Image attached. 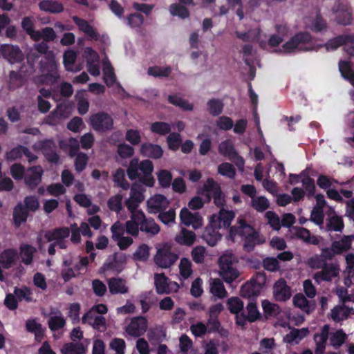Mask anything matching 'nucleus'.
<instances>
[{
  "mask_svg": "<svg viewBox=\"0 0 354 354\" xmlns=\"http://www.w3.org/2000/svg\"><path fill=\"white\" fill-rule=\"evenodd\" d=\"M125 229L126 232L133 236H138L140 231L149 238L153 237L160 231V226L154 219L147 218L144 212H138L137 215H133L132 220L126 222Z\"/></svg>",
  "mask_w": 354,
  "mask_h": 354,
  "instance_id": "f257e3e1",
  "label": "nucleus"
},
{
  "mask_svg": "<svg viewBox=\"0 0 354 354\" xmlns=\"http://www.w3.org/2000/svg\"><path fill=\"white\" fill-rule=\"evenodd\" d=\"M203 189L207 193L206 197L208 202L213 198L214 203L217 207L224 208L226 203L225 195L216 181L212 178H208L203 185Z\"/></svg>",
  "mask_w": 354,
  "mask_h": 354,
  "instance_id": "f03ea898",
  "label": "nucleus"
},
{
  "mask_svg": "<svg viewBox=\"0 0 354 354\" xmlns=\"http://www.w3.org/2000/svg\"><path fill=\"white\" fill-rule=\"evenodd\" d=\"M218 152L229 160L233 162L239 170L241 171L244 170L245 160L236 151L233 142L230 140H226L220 143Z\"/></svg>",
  "mask_w": 354,
  "mask_h": 354,
  "instance_id": "7ed1b4c3",
  "label": "nucleus"
},
{
  "mask_svg": "<svg viewBox=\"0 0 354 354\" xmlns=\"http://www.w3.org/2000/svg\"><path fill=\"white\" fill-rule=\"evenodd\" d=\"M113 119L107 113L100 111L90 117V125L93 130L98 132H106L113 128Z\"/></svg>",
  "mask_w": 354,
  "mask_h": 354,
  "instance_id": "20e7f679",
  "label": "nucleus"
},
{
  "mask_svg": "<svg viewBox=\"0 0 354 354\" xmlns=\"http://www.w3.org/2000/svg\"><path fill=\"white\" fill-rule=\"evenodd\" d=\"M311 41L312 36L309 32H299L286 41L282 47L286 53H291L295 49L308 50L310 48H304V46L309 44Z\"/></svg>",
  "mask_w": 354,
  "mask_h": 354,
  "instance_id": "39448f33",
  "label": "nucleus"
},
{
  "mask_svg": "<svg viewBox=\"0 0 354 354\" xmlns=\"http://www.w3.org/2000/svg\"><path fill=\"white\" fill-rule=\"evenodd\" d=\"M316 267L322 268L321 271L317 272L314 275V279L319 283L321 281H330L339 274V268L338 266L334 263L324 262L317 263Z\"/></svg>",
  "mask_w": 354,
  "mask_h": 354,
  "instance_id": "423d86ee",
  "label": "nucleus"
},
{
  "mask_svg": "<svg viewBox=\"0 0 354 354\" xmlns=\"http://www.w3.org/2000/svg\"><path fill=\"white\" fill-rule=\"evenodd\" d=\"M178 259V256L171 251L170 248L164 247L157 250L154 257L155 263L160 268H168Z\"/></svg>",
  "mask_w": 354,
  "mask_h": 354,
  "instance_id": "0eeeda50",
  "label": "nucleus"
},
{
  "mask_svg": "<svg viewBox=\"0 0 354 354\" xmlns=\"http://www.w3.org/2000/svg\"><path fill=\"white\" fill-rule=\"evenodd\" d=\"M0 55L10 64L21 63L24 59L19 47L12 44L1 45Z\"/></svg>",
  "mask_w": 354,
  "mask_h": 354,
  "instance_id": "6e6552de",
  "label": "nucleus"
},
{
  "mask_svg": "<svg viewBox=\"0 0 354 354\" xmlns=\"http://www.w3.org/2000/svg\"><path fill=\"white\" fill-rule=\"evenodd\" d=\"M40 70L46 81L53 84L59 78L57 66L53 57L45 59L39 62Z\"/></svg>",
  "mask_w": 354,
  "mask_h": 354,
  "instance_id": "1a4fd4ad",
  "label": "nucleus"
},
{
  "mask_svg": "<svg viewBox=\"0 0 354 354\" xmlns=\"http://www.w3.org/2000/svg\"><path fill=\"white\" fill-rule=\"evenodd\" d=\"M44 171L40 165L32 166L28 168L24 176V183L26 187L33 190L41 182Z\"/></svg>",
  "mask_w": 354,
  "mask_h": 354,
  "instance_id": "9d476101",
  "label": "nucleus"
},
{
  "mask_svg": "<svg viewBox=\"0 0 354 354\" xmlns=\"http://www.w3.org/2000/svg\"><path fill=\"white\" fill-rule=\"evenodd\" d=\"M147 329V320L145 317L139 316L131 319V322L126 328V332L131 337H140Z\"/></svg>",
  "mask_w": 354,
  "mask_h": 354,
  "instance_id": "9b49d317",
  "label": "nucleus"
},
{
  "mask_svg": "<svg viewBox=\"0 0 354 354\" xmlns=\"http://www.w3.org/2000/svg\"><path fill=\"white\" fill-rule=\"evenodd\" d=\"M181 223L187 227L192 226L195 230L203 225V218L199 213H192L187 208L183 207L180 212Z\"/></svg>",
  "mask_w": 354,
  "mask_h": 354,
  "instance_id": "f8f14e48",
  "label": "nucleus"
},
{
  "mask_svg": "<svg viewBox=\"0 0 354 354\" xmlns=\"http://www.w3.org/2000/svg\"><path fill=\"white\" fill-rule=\"evenodd\" d=\"M257 232L255 229L247 223L245 219L239 218L237 221V226H232L229 231V238L232 241H234L235 237L239 236L241 237H246L249 234Z\"/></svg>",
  "mask_w": 354,
  "mask_h": 354,
  "instance_id": "ddd939ff",
  "label": "nucleus"
},
{
  "mask_svg": "<svg viewBox=\"0 0 354 354\" xmlns=\"http://www.w3.org/2000/svg\"><path fill=\"white\" fill-rule=\"evenodd\" d=\"M17 257L18 253L15 248L6 249L1 252L0 254V279L3 276L1 268H10L15 263Z\"/></svg>",
  "mask_w": 354,
  "mask_h": 354,
  "instance_id": "4468645a",
  "label": "nucleus"
},
{
  "mask_svg": "<svg viewBox=\"0 0 354 354\" xmlns=\"http://www.w3.org/2000/svg\"><path fill=\"white\" fill-rule=\"evenodd\" d=\"M273 293L275 299L278 301H286L291 297L290 288L283 279H279L274 285Z\"/></svg>",
  "mask_w": 354,
  "mask_h": 354,
  "instance_id": "2eb2a0df",
  "label": "nucleus"
},
{
  "mask_svg": "<svg viewBox=\"0 0 354 354\" xmlns=\"http://www.w3.org/2000/svg\"><path fill=\"white\" fill-rule=\"evenodd\" d=\"M329 335V326L328 325H324L322 329L321 332L317 333L313 336V339L315 342V354H324L326 346L327 344V340L328 339Z\"/></svg>",
  "mask_w": 354,
  "mask_h": 354,
  "instance_id": "dca6fc26",
  "label": "nucleus"
},
{
  "mask_svg": "<svg viewBox=\"0 0 354 354\" xmlns=\"http://www.w3.org/2000/svg\"><path fill=\"white\" fill-rule=\"evenodd\" d=\"M140 153L145 157L157 160L162 158L163 150L157 144L144 142L140 145Z\"/></svg>",
  "mask_w": 354,
  "mask_h": 354,
  "instance_id": "f3484780",
  "label": "nucleus"
},
{
  "mask_svg": "<svg viewBox=\"0 0 354 354\" xmlns=\"http://www.w3.org/2000/svg\"><path fill=\"white\" fill-rule=\"evenodd\" d=\"M308 333L309 330L308 328H292L290 329V331L283 337V341L291 345L298 344Z\"/></svg>",
  "mask_w": 354,
  "mask_h": 354,
  "instance_id": "a211bd4d",
  "label": "nucleus"
},
{
  "mask_svg": "<svg viewBox=\"0 0 354 354\" xmlns=\"http://www.w3.org/2000/svg\"><path fill=\"white\" fill-rule=\"evenodd\" d=\"M109 292L111 295L126 294L129 288L126 286V281L122 278L112 277L108 281Z\"/></svg>",
  "mask_w": 354,
  "mask_h": 354,
  "instance_id": "6ab92c4d",
  "label": "nucleus"
},
{
  "mask_svg": "<svg viewBox=\"0 0 354 354\" xmlns=\"http://www.w3.org/2000/svg\"><path fill=\"white\" fill-rule=\"evenodd\" d=\"M70 235V230L68 227H56L47 230L44 234V238L47 241H56L60 239H65Z\"/></svg>",
  "mask_w": 354,
  "mask_h": 354,
  "instance_id": "aec40b11",
  "label": "nucleus"
},
{
  "mask_svg": "<svg viewBox=\"0 0 354 354\" xmlns=\"http://www.w3.org/2000/svg\"><path fill=\"white\" fill-rule=\"evenodd\" d=\"M352 19L351 12L346 5L339 3L336 10L335 21L338 24L348 25Z\"/></svg>",
  "mask_w": 354,
  "mask_h": 354,
  "instance_id": "412c9836",
  "label": "nucleus"
},
{
  "mask_svg": "<svg viewBox=\"0 0 354 354\" xmlns=\"http://www.w3.org/2000/svg\"><path fill=\"white\" fill-rule=\"evenodd\" d=\"M73 21L74 23L78 26L80 30L84 32L88 36L91 38L97 40L99 37L98 33L95 30L93 27L88 24L87 21L85 19H81L77 16H74L73 17Z\"/></svg>",
  "mask_w": 354,
  "mask_h": 354,
  "instance_id": "4be33fe9",
  "label": "nucleus"
},
{
  "mask_svg": "<svg viewBox=\"0 0 354 354\" xmlns=\"http://www.w3.org/2000/svg\"><path fill=\"white\" fill-rule=\"evenodd\" d=\"M36 252V248L30 244L22 243L19 246L21 261L26 265H30L32 263L33 257Z\"/></svg>",
  "mask_w": 354,
  "mask_h": 354,
  "instance_id": "5701e85b",
  "label": "nucleus"
},
{
  "mask_svg": "<svg viewBox=\"0 0 354 354\" xmlns=\"http://www.w3.org/2000/svg\"><path fill=\"white\" fill-rule=\"evenodd\" d=\"M202 237L209 246L216 245L218 241L221 239V235L219 234L218 229L212 225L205 227Z\"/></svg>",
  "mask_w": 354,
  "mask_h": 354,
  "instance_id": "b1692460",
  "label": "nucleus"
},
{
  "mask_svg": "<svg viewBox=\"0 0 354 354\" xmlns=\"http://www.w3.org/2000/svg\"><path fill=\"white\" fill-rule=\"evenodd\" d=\"M294 229L295 230V236L298 239L304 241L305 243L315 245L319 243V238L316 236H312L310 234V232L308 229L302 227H295Z\"/></svg>",
  "mask_w": 354,
  "mask_h": 354,
  "instance_id": "393cba45",
  "label": "nucleus"
},
{
  "mask_svg": "<svg viewBox=\"0 0 354 354\" xmlns=\"http://www.w3.org/2000/svg\"><path fill=\"white\" fill-rule=\"evenodd\" d=\"M353 310V308H349L345 305L336 306L331 310V318L333 321L339 322L346 319Z\"/></svg>",
  "mask_w": 354,
  "mask_h": 354,
  "instance_id": "a878e982",
  "label": "nucleus"
},
{
  "mask_svg": "<svg viewBox=\"0 0 354 354\" xmlns=\"http://www.w3.org/2000/svg\"><path fill=\"white\" fill-rule=\"evenodd\" d=\"M235 216V214L232 210H227L224 208L220 209L218 216V228L223 227L230 228L231 223Z\"/></svg>",
  "mask_w": 354,
  "mask_h": 354,
  "instance_id": "bb28decb",
  "label": "nucleus"
},
{
  "mask_svg": "<svg viewBox=\"0 0 354 354\" xmlns=\"http://www.w3.org/2000/svg\"><path fill=\"white\" fill-rule=\"evenodd\" d=\"M28 216V212L21 203H18L13 210V221L16 227H19L25 223Z\"/></svg>",
  "mask_w": 354,
  "mask_h": 354,
  "instance_id": "cd10ccee",
  "label": "nucleus"
},
{
  "mask_svg": "<svg viewBox=\"0 0 354 354\" xmlns=\"http://www.w3.org/2000/svg\"><path fill=\"white\" fill-rule=\"evenodd\" d=\"M39 8L41 10L50 13H60L64 10L63 4L52 0H44L39 2Z\"/></svg>",
  "mask_w": 354,
  "mask_h": 354,
  "instance_id": "c85d7f7f",
  "label": "nucleus"
},
{
  "mask_svg": "<svg viewBox=\"0 0 354 354\" xmlns=\"http://www.w3.org/2000/svg\"><path fill=\"white\" fill-rule=\"evenodd\" d=\"M351 242L352 239L351 236H344L341 240L333 241L331 245L335 254L337 255L349 250L351 248Z\"/></svg>",
  "mask_w": 354,
  "mask_h": 354,
  "instance_id": "c756f323",
  "label": "nucleus"
},
{
  "mask_svg": "<svg viewBox=\"0 0 354 354\" xmlns=\"http://www.w3.org/2000/svg\"><path fill=\"white\" fill-rule=\"evenodd\" d=\"M154 283L158 294L162 295L169 293L168 278L164 273L155 274Z\"/></svg>",
  "mask_w": 354,
  "mask_h": 354,
  "instance_id": "7c9ffc66",
  "label": "nucleus"
},
{
  "mask_svg": "<svg viewBox=\"0 0 354 354\" xmlns=\"http://www.w3.org/2000/svg\"><path fill=\"white\" fill-rule=\"evenodd\" d=\"M196 240V234L193 231L182 228L180 233L176 236V241L180 245L191 246Z\"/></svg>",
  "mask_w": 354,
  "mask_h": 354,
  "instance_id": "2f4dec72",
  "label": "nucleus"
},
{
  "mask_svg": "<svg viewBox=\"0 0 354 354\" xmlns=\"http://www.w3.org/2000/svg\"><path fill=\"white\" fill-rule=\"evenodd\" d=\"M261 290L259 289L256 285L249 281L245 283L241 288L240 295L245 298H256L260 294Z\"/></svg>",
  "mask_w": 354,
  "mask_h": 354,
  "instance_id": "473e14b6",
  "label": "nucleus"
},
{
  "mask_svg": "<svg viewBox=\"0 0 354 354\" xmlns=\"http://www.w3.org/2000/svg\"><path fill=\"white\" fill-rule=\"evenodd\" d=\"M301 176L303 177L301 182L306 192L308 193V197H313L315 194V180L310 178L306 170L303 171L301 173Z\"/></svg>",
  "mask_w": 354,
  "mask_h": 354,
  "instance_id": "72a5a7b5",
  "label": "nucleus"
},
{
  "mask_svg": "<svg viewBox=\"0 0 354 354\" xmlns=\"http://www.w3.org/2000/svg\"><path fill=\"white\" fill-rule=\"evenodd\" d=\"M127 262V256L122 252H115L113 260L107 263V267L112 270L120 271Z\"/></svg>",
  "mask_w": 354,
  "mask_h": 354,
  "instance_id": "f704fd0d",
  "label": "nucleus"
},
{
  "mask_svg": "<svg viewBox=\"0 0 354 354\" xmlns=\"http://www.w3.org/2000/svg\"><path fill=\"white\" fill-rule=\"evenodd\" d=\"M344 227L343 219L337 215H333L328 220L326 225L327 231L342 232Z\"/></svg>",
  "mask_w": 354,
  "mask_h": 354,
  "instance_id": "c9c22d12",
  "label": "nucleus"
},
{
  "mask_svg": "<svg viewBox=\"0 0 354 354\" xmlns=\"http://www.w3.org/2000/svg\"><path fill=\"white\" fill-rule=\"evenodd\" d=\"M14 294L19 301L24 300L29 303L33 301L32 290L27 286H22L21 288L15 287Z\"/></svg>",
  "mask_w": 354,
  "mask_h": 354,
  "instance_id": "e433bc0d",
  "label": "nucleus"
},
{
  "mask_svg": "<svg viewBox=\"0 0 354 354\" xmlns=\"http://www.w3.org/2000/svg\"><path fill=\"white\" fill-rule=\"evenodd\" d=\"M168 102L176 106H178L184 111H192L194 106L189 104L187 100L183 99L177 95H170L168 96Z\"/></svg>",
  "mask_w": 354,
  "mask_h": 354,
  "instance_id": "4c0bfd02",
  "label": "nucleus"
},
{
  "mask_svg": "<svg viewBox=\"0 0 354 354\" xmlns=\"http://www.w3.org/2000/svg\"><path fill=\"white\" fill-rule=\"evenodd\" d=\"M210 292L213 295L219 299H223L227 296V291L223 283L219 279H215L212 281Z\"/></svg>",
  "mask_w": 354,
  "mask_h": 354,
  "instance_id": "58836bf2",
  "label": "nucleus"
},
{
  "mask_svg": "<svg viewBox=\"0 0 354 354\" xmlns=\"http://www.w3.org/2000/svg\"><path fill=\"white\" fill-rule=\"evenodd\" d=\"M207 109L209 113L213 116H218L222 113L224 104L219 99H210L207 103Z\"/></svg>",
  "mask_w": 354,
  "mask_h": 354,
  "instance_id": "ea45409f",
  "label": "nucleus"
},
{
  "mask_svg": "<svg viewBox=\"0 0 354 354\" xmlns=\"http://www.w3.org/2000/svg\"><path fill=\"white\" fill-rule=\"evenodd\" d=\"M62 354H78L85 353V348L81 343H66L61 349Z\"/></svg>",
  "mask_w": 354,
  "mask_h": 354,
  "instance_id": "a19ab883",
  "label": "nucleus"
},
{
  "mask_svg": "<svg viewBox=\"0 0 354 354\" xmlns=\"http://www.w3.org/2000/svg\"><path fill=\"white\" fill-rule=\"evenodd\" d=\"M346 334L342 329H339L330 334V343L335 348H339L346 341Z\"/></svg>",
  "mask_w": 354,
  "mask_h": 354,
  "instance_id": "79ce46f5",
  "label": "nucleus"
},
{
  "mask_svg": "<svg viewBox=\"0 0 354 354\" xmlns=\"http://www.w3.org/2000/svg\"><path fill=\"white\" fill-rule=\"evenodd\" d=\"M158 183L161 187H169L172 182V174L169 170L160 169L157 173Z\"/></svg>",
  "mask_w": 354,
  "mask_h": 354,
  "instance_id": "37998d69",
  "label": "nucleus"
},
{
  "mask_svg": "<svg viewBox=\"0 0 354 354\" xmlns=\"http://www.w3.org/2000/svg\"><path fill=\"white\" fill-rule=\"evenodd\" d=\"M149 255V247L147 244L142 243L138 246L133 254V259L135 261L145 262L148 260Z\"/></svg>",
  "mask_w": 354,
  "mask_h": 354,
  "instance_id": "c03bdc74",
  "label": "nucleus"
},
{
  "mask_svg": "<svg viewBox=\"0 0 354 354\" xmlns=\"http://www.w3.org/2000/svg\"><path fill=\"white\" fill-rule=\"evenodd\" d=\"M252 207L259 212H263L270 207L268 198L263 196L254 197L251 201Z\"/></svg>",
  "mask_w": 354,
  "mask_h": 354,
  "instance_id": "a18cd8bd",
  "label": "nucleus"
},
{
  "mask_svg": "<svg viewBox=\"0 0 354 354\" xmlns=\"http://www.w3.org/2000/svg\"><path fill=\"white\" fill-rule=\"evenodd\" d=\"M150 129L153 133L165 136L171 132V126L165 122H155L151 124Z\"/></svg>",
  "mask_w": 354,
  "mask_h": 354,
  "instance_id": "49530a36",
  "label": "nucleus"
},
{
  "mask_svg": "<svg viewBox=\"0 0 354 354\" xmlns=\"http://www.w3.org/2000/svg\"><path fill=\"white\" fill-rule=\"evenodd\" d=\"M260 243L259 233L258 232H255L245 237L243 248L247 252H251L254 250L255 245Z\"/></svg>",
  "mask_w": 354,
  "mask_h": 354,
  "instance_id": "de8ad7c7",
  "label": "nucleus"
},
{
  "mask_svg": "<svg viewBox=\"0 0 354 354\" xmlns=\"http://www.w3.org/2000/svg\"><path fill=\"white\" fill-rule=\"evenodd\" d=\"M294 305L303 311L310 313L311 311L308 300L301 293L296 294L293 297Z\"/></svg>",
  "mask_w": 354,
  "mask_h": 354,
  "instance_id": "09e8293b",
  "label": "nucleus"
},
{
  "mask_svg": "<svg viewBox=\"0 0 354 354\" xmlns=\"http://www.w3.org/2000/svg\"><path fill=\"white\" fill-rule=\"evenodd\" d=\"M243 302L236 297H232L227 299V306L230 312L232 314L239 315L243 308Z\"/></svg>",
  "mask_w": 354,
  "mask_h": 354,
  "instance_id": "8fccbe9b",
  "label": "nucleus"
},
{
  "mask_svg": "<svg viewBox=\"0 0 354 354\" xmlns=\"http://www.w3.org/2000/svg\"><path fill=\"white\" fill-rule=\"evenodd\" d=\"M218 173L223 176L234 179L236 176V169L232 164L223 162L218 166Z\"/></svg>",
  "mask_w": 354,
  "mask_h": 354,
  "instance_id": "3c124183",
  "label": "nucleus"
},
{
  "mask_svg": "<svg viewBox=\"0 0 354 354\" xmlns=\"http://www.w3.org/2000/svg\"><path fill=\"white\" fill-rule=\"evenodd\" d=\"M170 13L172 16H177L183 19L189 17V10L184 6L178 3H173L169 8Z\"/></svg>",
  "mask_w": 354,
  "mask_h": 354,
  "instance_id": "603ef678",
  "label": "nucleus"
},
{
  "mask_svg": "<svg viewBox=\"0 0 354 354\" xmlns=\"http://www.w3.org/2000/svg\"><path fill=\"white\" fill-rule=\"evenodd\" d=\"M171 73L170 66H151L148 68V74L156 77H167Z\"/></svg>",
  "mask_w": 354,
  "mask_h": 354,
  "instance_id": "864d4df0",
  "label": "nucleus"
},
{
  "mask_svg": "<svg viewBox=\"0 0 354 354\" xmlns=\"http://www.w3.org/2000/svg\"><path fill=\"white\" fill-rule=\"evenodd\" d=\"M261 305L263 313L266 316L275 317L280 313L279 306L276 304L270 302L268 300L262 301Z\"/></svg>",
  "mask_w": 354,
  "mask_h": 354,
  "instance_id": "5fc2aeb1",
  "label": "nucleus"
},
{
  "mask_svg": "<svg viewBox=\"0 0 354 354\" xmlns=\"http://www.w3.org/2000/svg\"><path fill=\"white\" fill-rule=\"evenodd\" d=\"M220 275L223 280L230 283L239 277V272L233 266L220 269Z\"/></svg>",
  "mask_w": 354,
  "mask_h": 354,
  "instance_id": "6e6d98bb",
  "label": "nucleus"
},
{
  "mask_svg": "<svg viewBox=\"0 0 354 354\" xmlns=\"http://www.w3.org/2000/svg\"><path fill=\"white\" fill-rule=\"evenodd\" d=\"M246 309L248 312L246 317L249 322H254L261 317L256 303L250 301L247 305Z\"/></svg>",
  "mask_w": 354,
  "mask_h": 354,
  "instance_id": "4d7b16f0",
  "label": "nucleus"
},
{
  "mask_svg": "<svg viewBox=\"0 0 354 354\" xmlns=\"http://www.w3.org/2000/svg\"><path fill=\"white\" fill-rule=\"evenodd\" d=\"M9 77V88L11 90H14L21 86L24 83V77L18 72L11 71L10 72Z\"/></svg>",
  "mask_w": 354,
  "mask_h": 354,
  "instance_id": "13d9d810",
  "label": "nucleus"
},
{
  "mask_svg": "<svg viewBox=\"0 0 354 354\" xmlns=\"http://www.w3.org/2000/svg\"><path fill=\"white\" fill-rule=\"evenodd\" d=\"M25 146L17 145L11 150L6 151L5 158L8 161H14L21 158L24 153Z\"/></svg>",
  "mask_w": 354,
  "mask_h": 354,
  "instance_id": "bf43d9fd",
  "label": "nucleus"
},
{
  "mask_svg": "<svg viewBox=\"0 0 354 354\" xmlns=\"http://www.w3.org/2000/svg\"><path fill=\"white\" fill-rule=\"evenodd\" d=\"M345 35H338L334 38L329 39L325 44L327 50H334L338 47L345 45Z\"/></svg>",
  "mask_w": 354,
  "mask_h": 354,
  "instance_id": "052dcab7",
  "label": "nucleus"
},
{
  "mask_svg": "<svg viewBox=\"0 0 354 354\" xmlns=\"http://www.w3.org/2000/svg\"><path fill=\"white\" fill-rule=\"evenodd\" d=\"M139 165L138 159L137 158H133L130 161L127 171V176L130 180H134L140 177L138 173V170H140Z\"/></svg>",
  "mask_w": 354,
  "mask_h": 354,
  "instance_id": "680f3d73",
  "label": "nucleus"
},
{
  "mask_svg": "<svg viewBox=\"0 0 354 354\" xmlns=\"http://www.w3.org/2000/svg\"><path fill=\"white\" fill-rule=\"evenodd\" d=\"M180 274L184 279H187L192 273V263L187 258H183L179 264Z\"/></svg>",
  "mask_w": 354,
  "mask_h": 354,
  "instance_id": "e2e57ef3",
  "label": "nucleus"
},
{
  "mask_svg": "<svg viewBox=\"0 0 354 354\" xmlns=\"http://www.w3.org/2000/svg\"><path fill=\"white\" fill-rule=\"evenodd\" d=\"M122 196L120 194H116L109 198L107 205L111 211L120 212L122 209Z\"/></svg>",
  "mask_w": 354,
  "mask_h": 354,
  "instance_id": "0e129e2a",
  "label": "nucleus"
},
{
  "mask_svg": "<svg viewBox=\"0 0 354 354\" xmlns=\"http://www.w3.org/2000/svg\"><path fill=\"white\" fill-rule=\"evenodd\" d=\"M326 28L327 24L326 20L323 19L320 13H317L310 26L311 30L315 32H319L326 29Z\"/></svg>",
  "mask_w": 354,
  "mask_h": 354,
  "instance_id": "69168bd1",
  "label": "nucleus"
},
{
  "mask_svg": "<svg viewBox=\"0 0 354 354\" xmlns=\"http://www.w3.org/2000/svg\"><path fill=\"white\" fill-rule=\"evenodd\" d=\"M88 156L82 152H80L75 159V170L80 173L82 172L86 167L88 164Z\"/></svg>",
  "mask_w": 354,
  "mask_h": 354,
  "instance_id": "338daca9",
  "label": "nucleus"
},
{
  "mask_svg": "<svg viewBox=\"0 0 354 354\" xmlns=\"http://www.w3.org/2000/svg\"><path fill=\"white\" fill-rule=\"evenodd\" d=\"M66 321L62 316H53L48 320V327L52 331H57L64 327Z\"/></svg>",
  "mask_w": 354,
  "mask_h": 354,
  "instance_id": "774afa93",
  "label": "nucleus"
}]
</instances>
